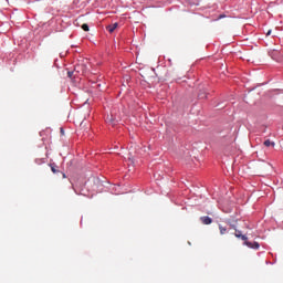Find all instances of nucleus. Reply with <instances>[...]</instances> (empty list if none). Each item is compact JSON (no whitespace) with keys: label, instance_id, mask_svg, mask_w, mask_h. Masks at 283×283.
Wrapping results in <instances>:
<instances>
[{"label":"nucleus","instance_id":"nucleus-1","mask_svg":"<svg viewBox=\"0 0 283 283\" xmlns=\"http://www.w3.org/2000/svg\"><path fill=\"white\" fill-rule=\"evenodd\" d=\"M203 98H209V93L207 92V88L199 90L198 98L190 99V106L196 107V105H200V102L203 101Z\"/></svg>","mask_w":283,"mask_h":283},{"label":"nucleus","instance_id":"nucleus-2","mask_svg":"<svg viewBox=\"0 0 283 283\" xmlns=\"http://www.w3.org/2000/svg\"><path fill=\"white\" fill-rule=\"evenodd\" d=\"M280 94H283V90L282 88H273L270 90L265 93L266 98H270L271 101H273V98H275L276 96H280Z\"/></svg>","mask_w":283,"mask_h":283},{"label":"nucleus","instance_id":"nucleus-3","mask_svg":"<svg viewBox=\"0 0 283 283\" xmlns=\"http://www.w3.org/2000/svg\"><path fill=\"white\" fill-rule=\"evenodd\" d=\"M232 228V230H234V238L247 242V240H249V238L245 234H241V231L237 230V228L234 226H230Z\"/></svg>","mask_w":283,"mask_h":283},{"label":"nucleus","instance_id":"nucleus-4","mask_svg":"<svg viewBox=\"0 0 283 283\" xmlns=\"http://www.w3.org/2000/svg\"><path fill=\"white\" fill-rule=\"evenodd\" d=\"M199 221H201V224L203 226H209L213 222L210 217H199Z\"/></svg>","mask_w":283,"mask_h":283},{"label":"nucleus","instance_id":"nucleus-5","mask_svg":"<svg viewBox=\"0 0 283 283\" xmlns=\"http://www.w3.org/2000/svg\"><path fill=\"white\" fill-rule=\"evenodd\" d=\"M244 245L249 249L258 250L260 248V244L258 242H250V241H244Z\"/></svg>","mask_w":283,"mask_h":283},{"label":"nucleus","instance_id":"nucleus-6","mask_svg":"<svg viewBox=\"0 0 283 283\" xmlns=\"http://www.w3.org/2000/svg\"><path fill=\"white\" fill-rule=\"evenodd\" d=\"M116 28H118V22H115L113 24H108L106 27L107 32H109V34H113V32H115Z\"/></svg>","mask_w":283,"mask_h":283},{"label":"nucleus","instance_id":"nucleus-7","mask_svg":"<svg viewBox=\"0 0 283 283\" xmlns=\"http://www.w3.org/2000/svg\"><path fill=\"white\" fill-rule=\"evenodd\" d=\"M218 230L220 231V235H226L228 233V228L218 224Z\"/></svg>","mask_w":283,"mask_h":283},{"label":"nucleus","instance_id":"nucleus-8","mask_svg":"<svg viewBox=\"0 0 283 283\" xmlns=\"http://www.w3.org/2000/svg\"><path fill=\"white\" fill-rule=\"evenodd\" d=\"M263 145L265 147H274V143H272L270 139L265 140V143H263Z\"/></svg>","mask_w":283,"mask_h":283},{"label":"nucleus","instance_id":"nucleus-9","mask_svg":"<svg viewBox=\"0 0 283 283\" xmlns=\"http://www.w3.org/2000/svg\"><path fill=\"white\" fill-rule=\"evenodd\" d=\"M92 87H94L95 90H101V83L92 82Z\"/></svg>","mask_w":283,"mask_h":283},{"label":"nucleus","instance_id":"nucleus-10","mask_svg":"<svg viewBox=\"0 0 283 283\" xmlns=\"http://www.w3.org/2000/svg\"><path fill=\"white\" fill-rule=\"evenodd\" d=\"M82 30H84V32H90V24L87 23L82 24Z\"/></svg>","mask_w":283,"mask_h":283},{"label":"nucleus","instance_id":"nucleus-11","mask_svg":"<svg viewBox=\"0 0 283 283\" xmlns=\"http://www.w3.org/2000/svg\"><path fill=\"white\" fill-rule=\"evenodd\" d=\"M74 76V71H67V78H72Z\"/></svg>","mask_w":283,"mask_h":283},{"label":"nucleus","instance_id":"nucleus-12","mask_svg":"<svg viewBox=\"0 0 283 283\" xmlns=\"http://www.w3.org/2000/svg\"><path fill=\"white\" fill-rule=\"evenodd\" d=\"M264 85H269V82L259 83V84H256V87H262Z\"/></svg>","mask_w":283,"mask_h":283},{"label":"nucleus","instance_id":"nucleus-13","mask_svg":"<svg viewBox=\"0 0 283 283\" xmlns=\"http://www.w3.org/2000/svg\"><path fill=\"white\" fill-rule=\"evenodd\" d=\"M52 172L53 174H57L59 172V170H56V167L54 165H52Z\"/></svg>","mask_w":283,"mask_h":283},{"label":"nucleus","instance_id":"nucleus-14","mask_svg":"<svg viewBox=\"0 0 283 283\" xmlns=\"http://www.w3.org/2000/svg\"><path fill=\"white\" fill-rule=\"evenodd\" d=\"M273 33V30H268V32L265 33L266 36H271V34Z\"/></svg>","mask_w":283,"mask_h":283},{"label":"nucleus","instance_id":"nucleus-15","mask_svg":"<svg viewBox=\"0 0 283 283\" xmlns=\"http://www.w3.org/2000/svg\"><path fill=\"white\" fill-rule=\"evenodd\" d=\"M8 3L14 4L17 3V0H7Z\"/></svg>","mask_w":283,"mask_h":283},{"label":"nucleus","instance_id":"nucleus-16","mask_svg":"<svg viewBox=\"0 0 283 283\" xmlns=\"http://www.w3.org/2000/svg\"><path fill=\"white\" fill-rule=\"evenodd\" d=\"M60 133H61V135H63V128H61V132H60Z\"/></svg>","mask_w":283,"mask_h":283},{"label":"nucleus","instance_id":"nucleus-17","mask_svg":"<svg viewBox=\"0 0 283 283\" xmlns=\"http://www.w3.org/2000/svg\"><path fill=\"white\" fill-rule=\"evenodd\" d=\"M255 90V87H253L252 90H250V92H253Z\"/></svg>","mask_w":283,"mask_h":283},{"label":"nucleus","instance_id":"nucleus-18","mask_svg":"<svg viewBox=\"0 0 283 283\" xmlns=\"http://www.w3.org/2000/svg\"><path fill=\"white\" fill-rule=\"evenodd\" d=\"M129 161H132V156L128 157Z\"/></svg>","mask_w":283,"mask_h":283},{"label":"nucleus","instance_id":"nucleus-19","mask_svg":"<svg viewBox=\"0 0 283 283\" xmlns=\"http://www.w3.org/2000/svg\"><path fill=\"white\" fill-rule=\"evenodd\" d=\"M50 3H54V0H51Z\"/></svg>","mask_w":283,"mask_h":283}]
</instances>
